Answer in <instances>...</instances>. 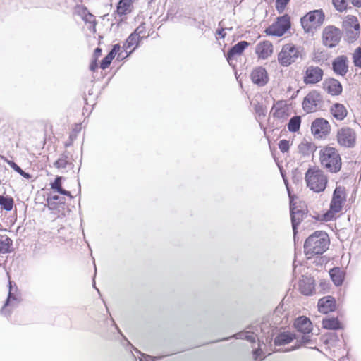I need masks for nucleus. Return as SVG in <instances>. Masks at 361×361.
Listing matches in <instances>:
<instances>
[{"mask_svg": "<svg viewBox=\"0 0 361 361\" xmlns=\"http://www.w3.org/2000/svg\"><path fill=\"white\" fill-rule=\"evenodd\" d=\"M329 243L328 234L322 231H317L305 241L304 252L308 258L322 255L329 248Z\"/></svg>", "mask_w": 361, "mask_h": 361, "instance_id": "1", "label": "nucleus"}, {"mask_svg": "<svg viewBox=\"0 0 361 361\" xmlns=\"http://www.w3.org/2000/svg\"><path fill=\"white\" fill-rule=\"evenodd\" d=\"M322 166L331 173H338L342 166L341 158L338 151L334 147L323 148L319 152Z\"/></svg>", "mask_w": 361, "mask_h": 361, "instance_id": "2", "label": "nucleus"}, {"mask_svg": "<svg viewBox=\"0 0 361 361\" xmlns=\"http://www.w3.org/2000/svg\"><path fill=\"white\" fill-rule=\"evenodd\" d=\"M304 58L303 49L293 44H286L282 47L278 54V62L283 66L288 67L294 63L301 61Z\"/></svg>", "mask_w": 361, "mask_h": 361, "instance_id": "3", "label": "nucleus"}, {"mask_svg": "<svg viewBox=\"0 0 361 361\" xmlns=\"http://www.w3.org/2000/svg\"><path fill=\"white\" fill-rule=\"evenodd\" d=\"M8 293L4 305L0 310V314L8 317L11 316L13 310L17 307L22 302V295L16 283L8 281Z\"/></svg>", "mask_w": 361, "mask_h": 361, "instance_id": "4", "label": "nucleus"}, {"mask_svg": "<svg viewBox=\"0 0 361 361\" xmlns=\"http://www.w3.org/2000/svg\"><path fill=\"white\" fill-rule=\"evenodd\" d=\"M307 186L315 192L325 190L328 182L327 176L324 171L317 168H310L305 173Z\"/></svg>", "mask_w": 361, "mask_h": 361, "instance_id": "5", "label": "nucleus"}, {"mask_svg": "<svg viewBox=\"0 0 361 361\" xmlns=\"http://www.w3.org/2000/svg\"><path fill=\"white\" fill-rule=\"evenodd\" d=\"M324 13L322 9L308 12L300 19L301 25L306 33L313 34L324 23Z\"/></svg>", "mask_w": 361, "mask_h": 361, "instance_id": "6", "label": "nucleus"}, {"mask_svg": "<svg viewBox=\"0 0 361 361\" xmlns=\"http://www.w3.org/2000/svg\"><path fill=\"white\" fill-rule=\"evenodd\" d=\"M345 201V188L341 185L336 186L330 202V209L324 216L325 219L330 220L335 214L341 212Z\"/></svg>", "mask_w": 361, "mask_h": 361, "instance_id": "7", "label": "nucleus"}, {"mask_svg": "<svg viewBox=\"0 0 361 361\" xmlns=\"http://www.w3.org/2000/svg\"><path fill=\"white\" fill-rule=\"evenodd\" d=\"M342 27L348 42H354L357 39L360 35V23L355 16H347L343 21Z\"/></svg>", "mask_w": 361, "mask_h": 361, "instance_id": "8", "label": "nucleus"}, {"mask_svg": "<svg viewBox=\"0 0 361 361\" xmlns=\"http://www.w3.org/2000/svg\"><path fill=\"white\" fill-rule=\"evenodd\" d=\"M323 104V97L317 90L310 91L302 101V109L306 113L315 112Z\"/></svg>", "mask_w": 361, "mask_h": 361, "instance_id": "9", "label": "nucleus"}, {"mask_svg": "<svg viewBox=\"0 0 361 361\" xmlns=\"http://www.w3.org/2000/svg\"><path fill=\"white\" fill-rule=\"evenodd\" d=\"M290 27V16L285 14L277 18V20L265 30L268 35L281 37Z\"/></svg>", "mask_w": 361, "mask_h": 361, "instance_id": "10", "label": "nucleus"}, {"mask_svg": "<svg viewBox=\"0 0 361 361\" xmlns=\"http://www.w3.org/2000/svg\"><path fill=\"white\" fill-rule=\"evenodd\" d=\"M341 38V31L334 25H328L323 30L322 42L325 47L334 48L338 44Z\"/></svg>", "mask_w": 361, "mask_h": 361, "instance_id": "11", "label": "nucleus"}, {"mask_svg": "<svg viewBox=\"0 0 361 361\" xmlns=\"http://www.w3.org/2000/svg\"><path fill=\"white\" fill-rule=\"evenodd\" d=\"M338 143L345 147L351 148L356 143V133L353 129L350 127H343L337 132Z\"/></svg>", "mask_w": 361, "mask_h": 361, "instance_id": "12", "label": "nucleus"}, {"mask_svg": "<svg viewBox=\"0 0 361 361\" xmlns=\"http://www.w3.org/2000/svg\"><path fill=\"white\" fill-rule=\"evenodd\" d=\"M324 75V71L319 66H307L303 77V82L305 85H314L322 81Z\"/></svg>", "mask_w": 361, "mask_h": 361, "instance_id": "13", "label": "nucleus"}, {"mask_svg": "<svg viewBox=\"0 0 361 361\" xmlns=\"http://www.w3.org/2000/svg\"><path fill=\"white\" fill-rule=\"evenodd\" d=\"M330 130L331 126L329 122L323 118H318L312 123L311 131L317 138H322L327 135Z\"/></svg>", "mask_w": 361, "mask_h": 361, "instance_id": "14", "label": "nucleus"}, {"mask_svg": "<svg viewBox=\"0 0 361 361\" xmlns=\"http://www.w3.org/2000/svg\"><path fill=\"white\" fill-rule=\"evenodd\" d=\"M250 79L255 85L259 87H263L268 83L269 77L265 68L257 66L254 68L252 71Z\"/></svg>", "mask_w": 361, "mask_h": 361, "instance_id": "15", "label": "nucleus"}, {"mask_svg": "<svg viewBox=\"0 0 361 361\" xmlns=\"http://www.w3.org/2000/svg\"><path fill=\"white\" fill-rule=\"evenodd\" d=\"M250 45V43L246 41H240L236 44L233 45L227 52L226 58L230 66L235 67L233 61L235 56H240L243 54L244 50Z\"/></svg>", "mask_w": 361, "mask_h": 361, "instance_id": "16", "label": "nucleus"}, {"mask_svg": "<svg viewBox=\"0 0 361 361\" xmlns=\"http://www.w3.org/2000/svg\"><path fill=\"white\" fill-rule=\"evenodd\" d=\"M332 69L338 75L344 76L348 72V60L345 55L336 57L332 61Z\"/></svg>", "mask_w": 361, "mask_h": 361, "instance_id": "17", "label": "nucleus"}, {"mask_svg": "<svg viewBox=\"0 0 361 361\" xmlns=\"http://www.w3.org/2000/svg\"><path fill=\"white\" fill-rule=\"evenodd\" d=\"M323 88L332 96L340 95L343 91L341 82L335 78H327L323 82Z\"/></svg>", "mask_w": 361, "mask_h": 361, "instance_id": "18", "label": "nucleus"}, {"mask_svg": "<svg viewBox=\"0 0 361 361\" xmlns=\"http://www.w3.org/2000/svg\"><path fill=\"white\" fill-rule=\"evenodd\" d=\"M290 212L293 231L294 235H295L297 233V226L302 221L304 216L305 215V212L304 210L300 209L297 207H295L293 201H290Z\"/></svg>", "mask_w": 361, "mask_h": 361, "instance_id": "19", "label": "nucleus"}, {"mask_svg": "<svg viewBox=\"0 0 361 361\" xmlns=\"http://www.w3.org/2000/svg\"><path fill=\"white\" fill-rule=\"evenodd\" d=\"M255 53L259 59H266L273 53V45L267 40L261 42L257 44Z\"/></svg>", "mask_w": 361, "mask_h": 361, "instance_id": "20", "label": "nucleus"}, {"mask_svg": "<svg viewBox=\"0 0 361 361\" xmlns=\"http://www.w3.org/2000/svg\"><path fill=\"white\" fill-rule=\"evenodd\" d=\"M318 309L321 313L328 314L336 309V300L331 296H326L318 302Z\"/></svg>", "mask_w": 361, "mask_h": 361, "instance_id": "21", "label": "nucleus"}, {"mask_svg": "<svg viewBox=\"0 0 361 361\" xmlns=\"http://www.w3.org/2000/svg\"><path fill=\"white\" fill-rule=\"evenodd\" d=\"M299 289L305 295H312L314 290V280L311 277L302 276L299 281Z\"/></svg>", "mask_w": 361, "mask_h": 361, "instance_id": "22", "label": "nucleus"}, {"mask_svg": "<svg viewBox=\"0 0 361 361\" xmlns=\"http://www.w3.org/2000/svg\"><path fill=\"white\" fill-rule=\"evenodd\" d=\"M294 326L300 333H311L312 322L306 317H299L294 322Z\"/></svg>", "mask_w": 361, "mask_h": 361, "instance_id": "23", "label": "nucleus"}, {"mask_svg": "<svg viewBox=\"0 0 361 361\" xmlns=\"http://www.w3.org/2000/svg\"><path fill=\"white\" fill-rule=\"evenodd\" d=\"M331 113L333 116L338 120H343L348 114V111L343 104L336 103L331 107Z\"/></svg>", "mask_w": 361, "mask_h": 361, "instance_id": "24", "label": "nucleus"}, {"mask_svg": "<svg viewBox=\"0 0 361 361\" xmlns=\"http://www.w3.org/2000/svg\"><path fill=\"white\" fill-rule=\"evenodd\" d=\"M121 46L118 44H114L113 46L112 49L109 52V54L102 60L100 63V68L103 70L106 69L109 66L112 60L116 55V54L120 51Z\"/></svg>", "mask_w": 361, "mask_h": 361, "instance_id": "25", "label": "nucleus"}, {"mask_svg": "<svg viewBox=\"0 0 361 361\" xmlns=\"http://www.w3.org/2000/svg\"><path fill=\"white\" fill-rule=\"evenodd\" d=\"M317 147L310 140L304 138L301 143L298 145V151L304 156H308L314 152Z\"/></svg>", "mask_w": 361, "mask_h": 361, "instance_id": "26", "label": "nucleus"}, {"mask_svg": "<svg viewBox=\"0 0 361 361\" xmlns=\"http://www.w3.org/2000/svg\"><path fill=\"white\" fill-rule=\"evenodd\" d=\"M133 0H120L116 6V12L119 16H124L131 13Z\"/></svg>", "mask_w": 361, "mask_h": 361, "instance_id": "27", "label": "nucleus"}, {"mask_svg": "<svg viewBox=\"0 0 361 361\" xmlns=\"http://www.w3.org/2000/svg\"><path fill=\"white\" fill-rule=\"evenodd\" d=\"M294 338H296L295 334L290 332H282L277 335L274 338L276 345H282L290 343Z\"/></svg>", "mask_w": 361, "mask_h": 361, "instance_id": "28", "label": "nucleus"}, {"mask_svg": "<svg viewBox=\"0 0 361 361\" xmlns=\"http://www.w3.org/2000/svg\"><path fill=\"white\" fill-rule=\"evenodd\" d=\"M13 240L8 235L0 236V254L11 253L13 251Z\"/></svg>", "mask_w": 361, "mask_h": 361, "instance_id": "29", "label": "nucleus"}, {"mask_svg": "<svg viewBox=\"0 0 361 361\" xmlns=\"http://www.w3.org/2000/svg\"><path fill=\"white\" fill-rule=\"evenodd\" d=\"M63 178L62 176H57L54 182L50 183L51 189L55 192L72 197L71 192L64 190L61 186V181Z\"/></svg>", "mask_w": 361, "mask_h": 361, "instance_id": "30", "label": "nucleus"}, {"mask_svg": "<svg viewBox=\"0 0 361 361\" xmlns=\"http://www.w3.org/2000/svg\"><path fill=\"white\" fill-rule=\"evenodd\" d=\"M140 39L139 36H137L136 35L131 33L127 38L125 44H123V47L125 51L127 53L128 50L130 49L129 54H130L137 46Z\"/></svg>", "mask_w": 361, "mask_h": 361, "instance_id": "31", "label": "nucleus"}, {"mask_svg": "<svg viewBox=\"0 0 361 361\" xmlns=\"http://www.w3.org/2000/svg\"><path fill=\"white\" fill-rule=\"evenodd\" d=\"M329 274L331 280L336 286H341L343 283L344 280V274L340 268L335 267L331 269L329 271Z\"/></svg>", "mask_w": 361, "mask_h": 361, "instance_id": "32", "label": "nucleus"}, {"mask_svg": "<svg viewBox=\"0 0 361 361\" xmlns=\"http://www.w3.org/2000/svg\"><path fill=\"white\" fill-rule=\"evenodd\" d=\"M14 200L8 195H0V207L1 209L9 212L13 209Z\"/></svg>", "mask_w": 361, "mask_h": 361, "instance_id": "33", "label": "nucleus"}, {"mask_svg": "<svg viewBox=\"0 0 361 361\" xmlns=\"http://www.w3.org/2000/svg\"><path fill=\"white\" fill-rule=\"evenodd\" d=\"M322 325L324 329L336 330L341 328V324L337 318L324 319Z\"/></svg>", "mask_w": 361, "mask_h": 361, "instance_id": "34", "label": "nucleus"}, {"mask_svg": "<svg viewBox=\"0 0 361 361\" xmlns=\"http://www.w3.org/2000/svg\"><path fill=\"white\" fill-rule=\"evenodd\" d=\"M301 124V118L299 116L292 117L288 124L287 127L290 132L295 133L299 130Z\"/></svg>", "mask_w": 361, "mask_h": 361, "instance_id": "35", "label": "nucleus"}, {"mask_svg": "<svg viewBox=\"0 0 361 361\" xmlns=\"http://www.w3.org/2000/svg\"><path fill=\"white\" fill-rule=\"evenodd\" d=\"M56 201L59 204H63L64 202V199L63 197H59L58 195H49L47 198V207L50 209H56Z\"/></svg>", "mask_w": 361, "mask_h": 361, "instance_id": "36", "label": "nucleus"}, {"mask_svg": "<svg viewBox=\"0 0 361 361\" xmlns=\"http://www.w3.org/2000/svg\"><path fill=\"white\" fill-rule=\"evenodd\" d=\"M332 4L336 10L339 12H343L350 8L348 0H332Z\"/></svg>", "mask_w": 361, "mask_h": 361, "instance_id": "37", "label": "nucleus"}, {"mask_svg": "<svg viewBox=\"0 0 361 361\" xmlns=\"http://www.w3.org/2000/svg\"><path fill=\"white\" fill-rule=\"evenodd\" d=\"M303 335L301 336V338L296 337L297 342L299 343L298 346L294 347L291 350H295L300 346V345H305L310 343L312 342V340L310 338L311 336L310 335V333H302Z\"/></svg>", "mask_w": 361, "mask_h": 361, "instance_id": "38", "label": "nucleus"}, {"mask_svg": "<svg viewBox=\"0 0 361 361\" xmlns=\"http://www.w3.org/2000/svg\"><path fill=\"white\" fill-rule=\"evenodd\" d=\"M68 157L66 155L62 154L54 163V165L57 169H64L66 165L68 164L67 160Z\"/></svg>", "mask_w": 361, "mask_h": 361, "instance_id": "39", "label": "nucleus"}, {"mask_svg": "<svg viewBox=\"0 0 361 361\" xmlns=\"http://www.w3.org/2000/svg\"><path fill=\"white\" fill-rule=\"evenodd\" d=\"M353 63L356 67L361 68V48L357 47L353 56Z\"/></svg>", "mask_w": 361, "mask_h": 361, "instance_id": "40", "label": "nucleus"}, {"mask_svg": "<svg viewBox=\"0 0 361 361\" xmlns=\"http://www.w3.org/2000/svg\"><path fill=\"white\" fill-rule=\"evenodd\" d=\"M45 200V189L42 188L40 192H38L35 197V204L42 206V209H44L45 204H43V201Z\"/></svg>", "mask_w": 361, "mask_h": 361, "instance_id": "41", "label": "nucleus"}, {"mask_svg": "<svg viewBox=\"0 0 361 361\" xmlns=\"http://www.w3.org/2000/svg\"><path fill=\"white\" fill-rule=\"evenodd\" d=\"M289 1L290 0H276L275 6L277 11L279 13H283Z\"/></svg>", "mask_w": 361, "mask_h": 361, "instance_id": "42", "label": "nucleus"}, {"mask_svg": "<svg viewBox=\"0 0 361 361\" xmlns=\"http://www.w3.org/2000/svg\"><path fill=\"white\" fill-rule=\"evenodd\" d=\"M290 147L289 141L287 140H281L279 143V148L282 152H286Z\"/></svg>", "mask_w": 361, "mask_h": 361, "instance_id": "43", "label": "nucleus"}, {"mask_svg": "<svg viewBox=\"0 0 361 361\" xmlns=\"http://www.w3.org/2000/svg\"><path fill=\"white\" fill-rule=\"evenodd\" d=\"M6 162L10 166V167L18 174H20V173H23V169L14 161L7 160Z\"/></svg>", "mask_w": 361, "mask_h": 361, "instance_id": "44", "label": "nucleus"}, {"mask_svg": "<svg viewBox=\"0 0 361 361\" xmlns=\"http://www.w3.org/2000/svg\"><path fill=\"white\" fill-rule=\"evenodd\" d=\"M133 33L139 36L140 39L144 37V36L140 37V35L145 33V24L142 23L140 25Z\"/></svg>", "mask_w": 361, "mask_h": 361, "instance_id": "45", "label": "nucleus"}, {"mask_svg": "<svg viewBox=\"0 0 361 361\" xmlns=\"http://www.w3.org/2000/svg\"><path fill=\"white\" fill-rule=\"evenodd\" d=\"M272 111H274L273 113L274 116L278 118H282L285 114V109L281 108L275 109L273 107Z\"/></svg>", "mask_w": 361, "mask_h": 361, "instance_id": "46", "label": "nucleus"}, {"mask_svg": "<svg viewBox=\"0 0 361 361\" xmlns=\"http://www.w3.org/2000/svg\"><path fill=\"white\" fill-rule=\"evenodd\" d=\"M85 20L86 22H88V23L92 24V25H93V30H94V32H95V27H96L97 22H96V20L94 19V16L92 15L91 13H90L88 15V16L85 17Z\"/></svg>", "mask_w": 361, "mask_h": 361, "instance_id": "47", "label": "nucleus"}, {"mask_svg": "<svg viewBox=\"0 0 361 361\" xmlns=\"http://www.w3.org/2000/svg\"><path fill=\"white\" fill-rule=\"evenodd\" d=\"M245 339L251 343L255 342V336L253 334H250L248 331H247L246 334H245Z\"/></svg>", "mask_w": 361, "mask_h": 361, "instance_id": "48", "label": "nucleus"}, {"mask_svg": "<svg viewBox=\"0 0 361 361\" xmlns=\"http://www.w3.org/2000/svg\"><path fill=\"white\" fill-rule=\"evenodd\" d=\"M247 331H242L238 334H235L233 336L236 339H245V334H246Z\"/></svg>", "mask_w": 361, "mask_h": 361, "instance_id": "49", "label": "nucleus"}, {"mask_svg": "<svg viewBox=\"0 0 361 361\" xmlns=\"http://www.w3.org/2000/svg\"><path fill=\"white\" fill-rule=\"evenodd\" d=\"M97 61L96 59L94 61H93L90 65V69L92 71H94L97 68Z\"/></svg>", "mask_w": 361, "mask_h": 361, "instance_id": "50", "label": "nucleus"}, {"mask_svg": "<svg viewBox=\"0 0 361 361\" xmlns=\"http://www.w3.org/2000/svg\"><path fill=\"white\" fill-rule=\"evenodd\" d=\"M20 175L22 177H23V178H25V179H27V180L30 179V178H31V177H32V176H31L29 173L25 172V171H23V173H20Z\"/></svg>", "mask_w": 361, "mask_h": 361, "instance_id": "51", "label": "nucleus"}, {"mask_svg": "<svg viewBox=\"0 0 361 361\" xmlns=\"http://www.w3.org/2000/svg\"><path fill=\"white\" fill-rule=\"evenodd\" d=\"M351 4L356 7H361V0H350Z\"/></svg>", "mask_w": 361, "mask_h": 361, "instance_id": "52", "label": "nucleus"}, {"mask_svg": "<svg viewBox=\"0 0 361 361\" xmlns=\"http://www.w3.org/2000/svg\"><path fill=\"white\" fill-rule=\"evenodd\" d=\"M102 54V49L101 48H96L94 49V56L96 58L99 57Z\"/></svg>", "mask_w": 361, "mask_h": 361, "instance_id": "53", "label": "nucleus"}, {"mask_svg": "<svg viewBox=\"0 0 361 361\" xmlns=\"http://www.w3.org/2000/svg\"><path fill=\"white\" fill-rule=\"evenodd\" d=\"M217 34L221 36V38H224L226 33L224 32V29L221 28V30H217Z\"/></svg>", "mask_w": 361, "mask_h": 361, "instance_id": "54", "label": "nucleus"}, {"mask_svg": "<svg viewBox=\"0 0 361 361\" xmlns=\"http://www.w3.org/2000/svg\"><path fill=\"white\" fill-rule=\"evenodd\" d=\"M259 351H260L259 350H256L255 351L254 355L255 356V358H257V357L258 356Z\"/></svg>", "mask_w": 361, "mask_h": 361, "instance_id": "55", "label": "nucleus"}, {"mask_svg": "<svg viewBox=\"0 0 361 361\" xmlns=\"http://www.w3.org/2000/svg\"><path fill=\"white\" fill-rule=\"evenodd\" d=\"M75 137V135H71L70 138L73 140V139Z\"/></svg>", "mask_w": 361, "mask_h": 361, "instance_id": "56", "label": "nucleus"}, {"mask_svg": "<svg viewBox=\"0 0 361 361\" xmlns=\"http://www.w3.org/2000/svg\"><path fill=\"white\" fill-rule=\"evenodd\" d=\"M42 142H43V146H44L45 145V137H44Z\"/></svg>", "mask_w": 361, "mask_h": 361, "instance_id": "57", "label": "nucleus"}, {"mask_svg": "<svg viewBox=\"0 0 361 361\" xmlns=\"http://www.w3.org/2000/svg\"><path fill=\"white\" fill-rule=\"evenodd\" d=\"M140 361H144L143 360L140 359Z\"/></svg>", "mask_w": 361, "mask_h": 361, "instance_id": "58", "label": "nucleus"}]
</instances>
